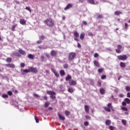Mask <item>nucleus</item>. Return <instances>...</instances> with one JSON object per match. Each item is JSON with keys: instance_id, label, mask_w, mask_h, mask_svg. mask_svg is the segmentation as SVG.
Masks as SVG:
<instances>
[{"instance_id": "obj_1", "label": "nucleus", "mask_w": 130, "mask_h": 130, "mask_svg": "<svg viewBox=\"0 0 130 130\" xmlns=\"http://www.w3.org/2000/svg\"><path fill=\"white\" fill-rule=\"evenodd\" d=\"M44 23L46 24V25L49 27H52L53 25H54V21H53V20L51 18H48L46 19L44 21Z\"/></svg>"}, {"instance_id": "obj_2", "label": "nucleus", "mask_w": 130, "mask_h": 130, "mask_svg": "<svg viewBox=\"0 0 130 130\" xmlns=\"http://www.w3.org/2000/svg\"><path fill=\"white\" fill-rule=\"evenodd\" d=\"M47 93L49 95H50V97L51 99H55V95H56L55 92L52 91H47Z\"/></svg>"}, {"instance_id": "obj_3", "label": "nucleus", "mask_w": 130, "mask_h": 130, "mask_svg": "<svg viewBox=\"0 0 130 130\" xmlns=\"http://www.w3.org/2000/svg\"><path fill=\"white\" fill-rule=\"evenodd\" d=\"M76 57V53L75 52H71L69 54L68 59L69 60H73V59H75Z\"/></svg>"}, {"instance_id": "obj_4", "label": "nucleus", "mask_w": 130, "mask_h": 130, "mask_svg": "<svg viewBox=\"0 0 130 130\" xmlns=\"http://www.w3.org/2000/svg\"><path fill=\"white\" fill-rule=\"evenodd\" d=\"M117 58L119 60H125L127 59V56H126V55H119L117 56Z\"/></svg>"}, {"instance_id": "obj_5", "label": "nucleus", "mask_w": 130, "mask_h": 130, "mask_svg": "<svg viewBox=\"0 0 130 130\" xmlns=\"http://www.w3.org/2000/svg\"><path fill=\"white\" fill-rule=\"evenodd\" d=\"M104 109L106 111H108V112H110V110L112 109V106H111V104H108V106H107V107H105Z\"/></svg>"}, {"instance_id": "obj_6", "label": "nucleus", "mask_w": 130, "mask_h": 130, "mask_svg": "<svg viewBox=\"0 0 130 130\" xmlns=\"http://www.w3.org/2000/svg\"><path fill=\"white\" fill-rule=\"evenodd\" d=\"M29 71H30V72H31V73H36L38 72L37 69H36L34 68H30Z\"/></svg>"}, {"instance_id": "obj_7", "label": "nucleus", "mask_w": 130, "mask_h": 130, "mask_svg": "<svg viewBox=\"0 0 130 130\" xmlns=\"http://www.w3.org/2000/svg\"><path fill=\"white\" fill-rule=\"evenodd\" d=\"M6 67H8V68H11L12 69H14L15 68V64L12 63H9L6 64Z\"/></svg>"}, {"instance_id": "obj_8", "label": "nucleus", "mask_w": 130, "mask_h": 130, "mask_svg": "<svg viewBox=\"0 0 130 130\" xmlns=\"http://www.w3.org/2000/svg\"><path fill=\"white\" fill-rule=\"evenodd\" d=\"M73 7V5L71 4H69L66 7L64 8L65 11H67V10H69V9H71Z\"/></svg>"}, {"instance_id": "obj_9", "label": "nucleus", "mask_w": 130, "mask_h": 130, "mask_svg": "<svg viewBox=\"0 0 130 130\" xmlns=\"http://www.w3.org/2000/svg\"><path fill=\"white\" fill-rule=\"evenodd\" d=\"M76 84H77V83L76 82V81H73V80H71L69 81V84L71 86H75V85H76Z\"/></svg>"}, {"instance_id": "obj_10", "label": "nucleus", "mask_w": 130, "mask_h": 130, "mask_svg": "<svg viewBox=\"0 0 130 130\" xmlns=\"http://www.w3.org/2000/svg\"><path fill=\"white\" fill-rule=\"evenodd\" d=\"M58 116L59 118L60 119H61V120H64V119H66V118H64V117H63V116L60 115L59 114V113H58Z\"/></svg>"}, {"instance_id": "obj_11", "label": "nucleus", "mask_w": 130, "mask_h": 130, "mask_svg": "<svg viewBox=\"0 0 130 130\" xmlns=\"http://www.w3.org/2000/svg\"><path fill=\"white\" fill-rule=\"evenodd\" d=\"M18 51L20 54H22V55H26V53L22 49H20Z\"/></svg>"}, {"instance_id": "obj_12", "label": "nucleus", "mask_w": 130, "mask_h": 130, "mask_svg": "<svg viewBox=\"0 0 130 130\" xmlns=\"http://www.w3.org/2000/svg\"><path fill=\"white\" fill-rule=\"evenodd\" d=\"M19 22L20 24H21V25H25V24H26V21H25L24 19H20Z\"/></svg>"}, {"instance_id": "obj_13", "label": "nucleus", "mask_w": 130, "mask_h": 130, "mask_svg": "<svg viewBox=\"0 0 130 130\" xmlns=\"http://www.w3.org/2000/svg\"><path fill=\"white\" fill-rule=\"evenodd\" d=\"M51 55L52 56H55V55H56V51H54V50H52L51 52Z\"/></svg>"}, {"instance_id": "obj_14", "label": "nucleus", "mask_w": 130, "mask_h": 130, "mask_svg": "<svg viewBox=\"0 0 130 130\" xmlns=\"http://www.w3.org/2000/svg\"><path fill=\"white\" fill-rule=\"evenodd\" d=\"M106 125H110L111 124V121L110 120H107L105 122Z\"/></svg>"}, {"instance_id": "obj_15", "label": "nucleus", "mask_w": 130, "mask_h": 130, "mask_svg": "<svg viewBox=\"0 0 130 130\" xmlns=\"http://www.w3.org/2000/svg\"><path fill=\"white\" fill-rule=\"evenodd\" d=\"M13 54L15 56H19V57L21 56V55H20V54L17 52H13Z\"/></svg>"}, {"instance_id": "obj_16", "label": "nucleus", "mask_w": 130, "mask_h": 130, "mask_svg": "<svg viewBox=\"0 0 130 130\" xmlns=\"http://www.w3.org/2000/svg\"><path fill=\"white\" fill-rule=\"evenodd\" d=\"M122 14V12L120 11H116L115 12V15H116V16H119V15H121Z\"/></svg>"}, {"instance_id": "obj_17", "label": "nucleus", "mask_w": 130, "mask_h": 130, "mask_svg": "<svg viewBox=\"0 0 130 130\" xmlns=\"http://www.w3.org/2000/svg\"><path fill=\"white\" fill-rule=\"evenodd\" d=\"M28 57L30 59H34V55H32L31 54H28Z\"/></svg>"}, {"instance_id": "obj_18", "label": "nucleus", "mask_w": 130, "mask_h": 130, "mask_svg": "<svg viewBox=\"0 0 130 130\" xmlns=\"http://www.w3.org/2000/svg\"><path fill=\"white\" fill-rule=\"evenodd\" d=\"M84 37H85V34H84V32H82L80 36V39L83 40V39H84Z\"/></svg>"}, {"instance_id": "obj_19", "label": "nucleus", "mask_w": 130, "mask_h": 130, "mask_svg": "<svg viewBox=\"0 0 130 130\" xmlns=\"http://www.w3.org/2000/svg\"><path fill=\"white\" fill-rule=\"evenodd\" d=\"M93 63L94 66H95V67L99 68L100 66H99V63H98V62H97L96 61H94Z\"/></svg>"}, {"instance_id": "obj_20", "label": "nucleus", "mask_w": 130, "mask_h": 130, "mask_svg": "<svg viewBox=\"0 0 130 130\" xmlns=\"http://www.w3.org/2000/svg\"><path fill=\"white\" fill-rule=\"evenodd\" d=\"M100 92L101 94H105V90L103 88H101L100 90Z\"/></svg>"}, {"instance_id": "obj_21", "label": "nucleus", "mask_w": 130, "mask_h": 130, "mask_svg": "<svg viewBox=\"0 0 130 130\" xmlns=\"http://www.w3.org/2000/svg\"><path fill=\"white\" fill-rule=\"evenodd\" d=\"M125 102L127 104H130V100L128 98H126L125 99Z\"/></svg>"}, {"instance_id": "obj_22", "label": "nucleus", "mask_w": 130, "mask_h": 130, "mask_svg": "<svg viewBox=\"0 0 130 130\" xmlns=\"http://www.w3.org/2000/svg\"><path fill=\"white\" fill-rule=\"evenodd\" d=\"M120 67H121V68H125V63L121 62L120 63Z\"/></svg>"}, {"instance_id": "obj_23", "label": "nucleus", "mask_w": 130, "mask_h": 130, "mask_svg": "<svg viewBox=\"0 0 130 130\" xmlns=\"http://www.w3.org/2000/svg\"><path fill=\"white\" fill-rule=\"evenodd\" d=\"M85 110L86 112H89V107L88 106H85Z\"/></svg>"}, {"instance_id": "obj_24", "label": "nucleus", "mask_w": 130, "mask_h": 130, "mask_svg": "<svg viewBox=\"0 0 130 130\" xmlns=\"http://www.w3.org/2000/svg\"><path fill=\"white\" fill-rule=\"evenodd\" d=\"M71 79H72V77L70 75H68V76L66 78V81H69V80H71Z\"/></svg>"}, {"instance_id": "obj_25", "label": "nucleus", "mask_w": 130, "mask_h": 130, "mask_svg": "<svg viewBox=\"0 0 130 130\" xmlns=\"http://www.w3.org/2000/svg\"><path fill=\"white\" fill-rule=\"evenodd\" d=\"M122 110H123V111H127L128 109L127 108L125 107H122L121 108Z\"/></svg>"}, {"instance_id": "obj_26", "label": "nucleus", "mask_w": 130, "mask_h": 130, "mask_svg": "<svg viewBox=\"0 0 130 130\" xmlns=\"http://www.w3.org/2000/svg\"><path fill=\"white\" fill-rule=\"evenodd\" d=\"M68 92L69 93H73L74 92V89L73 88H68Z\"/></svg>"}, {"instance_id": "obj_27", "label": "nucleus", "mask_w": 130, "mask_h": 130, "mask_svg": "<svg viewBox=\"0 0 130 130\" xmlns=\"http://www.w3.org/2000/svg\"><path fill=\"white\" fill-rule=\"evenodd\" d=\"M60 74L61 76H64V71L63 70L60 71Z\"/></svg>"}, {"instance_id": "obj_28", "label": "nucleus", "mask_w": 130, "mask_h": 130, "mask_svg": "<svg viewBox=\"0 0 130 130\" xmlns=\"http://www.w3.org/2000/svg\"><path fill=\"white\" fill-rule=\"evenodd\" d=\"M98 72L101 73H102V72H103L104 71V69L103 68H102V69H98Z\"/></svg>"}, {"instance_id": "obj_29", "label": "nucleus", "mask_w": 130, "mask_h": 130, "mask_svg": "<svg viewBox=\"0 0 130 130\" xmlns=\"http://www.w3.org/2000/svg\"><path fill=\"white\" fill-rule=\"evenodd\" d=\"M89 3L91 4L92 5H96L95 2H94V0H88Z\"/></svg>"}, {"instance_id": "obj_30", "label": "nucleus", "mask_w": 130, "mask_h": 130, "mask_svg": "<svg viewBox=\"0 0 130 130\" xmlns=\"http://www.w3.org/2000/svg\"><path fill=\"white\" fill-rule=\"evenodd\" d=\"M122 123H123V124H124V125H126V121L125 120H122Z\"/></svg>"}, {"instance_id": "obj_31", "label": "nucleus", "mask_w": 130, "mask_h": 130, "mask_svg": "<svg viewBox=\"0 0 130 130\" xmlns=\"http://www.w3.org/2000/svg\"><path fill=\"white\" fill-rule=\"evenodd\" d=\"M35 119L37 123H38V122H39V119H38V118H37L36 116H35Z\"/></svg>"}, {"instance_id": "obj_32", "label": "nucleus", "mask_w": 130, "mask_h": 130, "mask_svg": "<svg viewBox=\"0 0 130 130\" xmlns=\"http://www.w3.org/2000/svg\"><path fill=\"white\" fill-rule=\"evenodd\" d=\"M74 36L76 38L79 37V34H78V32H74Z\"/></svg>"}, {"instance_id": "obj_33", "label": "nucleus", "mask_w": 130, "mask_h": 130, "mask_svg": "<svg viewBox=\"0 0 130 130\" xmlns=\"http://www.w3.org/2000/svg\"><path fill=\"white\" fill-rule=\"evenodd\" d=\"M65 114L67 116H69V115H70V112L68 111H66Z\"/></svg>"}, {"instance_id": "obj_34", "label": "nucleus", "mask_w": 130, "mask_h": 130, "mask_svg": "<svg viewBox=\"0 0 130 130\" xmlns=\"http://www.w3.org/2000/svg\"><path fill=\"white\" fill-rule=\"evenodd\" d=\"M23 72L24 73H30V68L29 69V70H24Z\"/></svg>"}, {"instance_id": "obj_35", "label": "nucleus", "mask_w": 130, "mask_h": 130, "mask_svg": "<svg viewBox=\"0 0 130 130\" xmlns=\"http://www.w3.org/2000/svg\"><path fill=\"white\" fill-rule=\"evenodd\" d=\"M45 38V37L44 36H41L40 37V40H44V39Z\"/></svg>"}, {"instance_id": "obj_36", "label": "nucleus", "mask_w": 130, "mask_h": 130, "mask_svg": "<svg viewBox=\"0 0 130 130\" xmlns=\"http://www.w3.org/2000/svg\"><path fill=\"white\" fill-rule=\"evenodd\" d=\"M125 90H127L128 92L130 91V87L129 86H126Z\"/></svg>"}, {"instance_id": "obj_37", "label": "nucleus", "mask_w": 130, "mask_h": 130, "mask_svg": "<svg viewBox=\"0 0 130 130\" xmlns=\"http://www.w3.org/2000/svg\"><path fill=\"white\" fill-rule=\"evenodd\" d=\"M116 52H117V53H120V52H121V50L117 49H116Z\"/></svg>"}, {"instance_id": "obj_38", "label": "nucleus", "mask_w": 130, "mask_h": 130, "mask_svg": "<svg viewBox=\"0 0 130 130\" xmlns=\"http://www.w3.org/2000/svg\"><path fill=\"white\" fill-rule=\"evenodd\" d=\"M121 48H122V47L121 45H118L117 46V49H119L120 50H121Z\"/></svg>"}, {"instance_id": "obj_39", "label": "nucleus", "mask_w": 130, "mask_h": 130, "mask_svg": "<svg viewBox=\"0 0 130 130\" xmlns=\"http://www.w3.org/2000/svg\"><path fill=\"white\" fill-rule=\"evenodd\" d=\"M7 61L8 62H11V61H12V59L11 58H8L7 59Z\"/></svg>"}, {"instance_id": "obj_40", "label": "nucleus", "mask_w": 130, "mask_h": 130, "mask_svg": "<svg viewBox=\"0 0 130 130\" xmlns=\"http://www.w3.org/2000/svg\"><path fill=\"white\" fill-rule=\"evenodd\" d=\"M2 97L3 98H8V94H3Z\"/></svg>"}, {"instance_id": "obj_41", "label": "nucleus", "mask_w": 130, "mask_h": 130, "mask_svg": "<svg viewBox=\"0 0 130 130\" xmlns=\"http://www.w3.org/2000/svg\"><path fill=\"white\" fill-rule=\"evenodd\" d=\"M49 105V103L47 102L45 104V107H48V106Z\"/></svg>"}, {"instance_id": "obj_42", "label": "nucleus", "mask_w": 130, "mask_h": 130, "mask_svg": "<svg viewBox=\"0 0 130 130\" xmlns=\"http://www.w3.org/2000/svg\"><path fill=\"white\" fill-rule=\"evenodd\" d=\"M122 105H123V106H126V102L125 101V102H123L122 103Z\"/></svg>"}, {"instance_id": "obj_43", "label": "nucleus", "mask_w": 130, "mask_h": 130, "mask_svg": "<svg viewBox=\"0 0 130 130\" xmlns=\"http://www.w3.org/2000/svg\"><path fill=\"white\" fill-rule=\"evenodd\" d=\"M98 56H99V55H98V53H95L94 55V57L95 58H97V57H98Z\"/></svg>"}, {"instance_id": "obj_44", "label": "nucleus", "mask_w": 130, "mask_h": 130, "mask_svg": "<svg viewBox=\"0 0 130 130\" xmlns=\"http://www.w3.org/2000/svg\"><path fill=\"white\" fill-rule=\"evenodd\" d=\"M20 67H21V68H24V67H25V64H24V63H21L20 64Z\"/></svg>"}, {"instance_id": "obj_45", "label": "nucleus", "mask_w": 130, "mask_h": 130, "mask_svg": "<svg viewBox=\"0 0 130 130\" xmlns=\"http://www.w3.org/2000/svg\"><path fill=\"white\" fill-rule=\"evenodd\" d=\"M63 68L64 69H68V68H69V65H68L67 64H66L63 66Z\"/></svg>"}, {"instance_id": "obj_46", "label": "nucleus", "mask_w": 130, "mask_h": 130, "mask_svg": "<svg viewBox=\"0 0 130 130\" xmlns=\"http://www.w3.org/2000/svg\"><path fill=\"white\" fill-rule=\"evenodd\" d=\"M15 28H16V26L13 25L12 27V31H15Z\"/></svg>"}, {"instance_id": "obj_47", "label": "nucleus", "mask_w": 130, "mask_h": 130, "mask_svg": "<svg viewBox=\"0 0 130 130\" xmlns=\"http://www.w3.org/2000/svg\"><path fill=\"white\" fill-rule=\"evenodd\" d=\"M54 74L55 77H59V75L58 74H57V73L56 72Z\"/></svg>"}, {"instance_id": "obj_48", "label": "nucleus", "mask_w": 130, "mask_h": 130, "mask_svg": "<svg viewBox=\"0 0 130 130\" xmlns=\"http://www.w3.org/2000/svg\"><path fill=\"white\" fill-rule=\"evenodd\" d=\"M85 118L86 119H91V117L89 116H85Z\"/></svg>"}, {"instance_id": "obj_49", "label": "nucleus", "mask_w": 130, "mask_h": 130, "mask_svg": "<svg viewBox=\"0 0 130 130\" xmlns=\"http://www.w3.org/2000/svg\"><path fill=\"white\" fill-rule=\"evenodd\" d=\"M128 27V24L127 23H125V29H127Z\"/></svg>"}, {"instance_id": "obj_50", "label": "nucleus", "mask_w": 130, "mask_h": 130, "mask_svg": "<svg viewBox=\"0 0 130 130\" xmlns=\"http://www.w3.org/2000/svg\"><path fill=\"white\" fill-rule=\"evenodd\" d=\"M119 96V97H120V98H123L124 95H123V94L120 93Z\"/></svg>"}, {"instance_id": "obj_51", "label": "nucleus", "mask_w": 130, "mask_h": 130, "mask_svg": "<svg viewBox=\"0 0 130 130\" xmlns=\"http://www.w3.org/2000/svg\"><path fill=\"white\" fill-rule=\"evenodd\" d=\"M101 78H102V80H104V79L106 78V76L103 75V76H102Z\"/></svg>"}, {"instance_id": "obj_52", "label": "nucleus", "mask_w": 130, "mask_h": 130, "mask_svg": "<svg viewBox=\"0 0 130 130\" xmlns=\"http://www.w3.org/2000/svg\"><path fill=\"white\" fill-rule=\"evenodd\" d=\"M25 10H27V11H29V12H31V9H30V8L28 7H26Z\"/></svg>"}, {"instance_id": "obj_53", "label": "nucleus", "mask_w": 130, "mask_h": 130, "mask_svg": "<svg viewBox=\"0 0 130 130\" xmlns=\"http://www.w3.org/2000/svg\"><path fill=\"white\" fill-rule=\"evenodd\" d=\"M8 95H12L13 94V93L11 91H8Z\"/></svg>"}, {"instance_id": "obj_54", "label": "nucleus", "mask_w": 130, "mask_h": 130, "mask_svg": "<svg viewBox=\"0 0 130 130\" xmlns=\"http://www.w3.org/2000/svg\"><path fill=\"white\" fill-rule=\"evenodd\" d=\"M34 96L35 97H36V98H38V97H39V95H38V94H36V93H34Z\"/></svg>"}, {"instance_id": "obj_55", "label": "nucleus", "mask_w": 130, "mask_h": 130, "mask_svg": "<svg viewBox=\"0 0 130 130\" xmlns=\"http://www.w3.org/2000/svg\"><path fill=\"white\" fill-rule=\"evenodd\" d=\"M109 129L110 130H114V127H113V126H110Z\"/></svg>"}, {"instance_id": "obj_56", "label": "nucleus", "mask_w": 130, "mask_h": 130, "mask_svg": "<svg viewBox=\"0 0 130 130\" xmlns=\"http://www.w3.org/2000/svg\"><path fill=\"white\" fill-rule=\"evenodd\" d=\"M89 36H93V34L90 32H88V33Z\"/></svg>"}, {"instance_id": "obj_57", "label": "nucleus", "mask_w": 130, "mask_h": 130, "mask_svg": "<svg viewBox=\"0 0 130 130\" xmlns=\"http://www.w3.org/2000/svg\"><path fill=\"white\" fill-rule=\"evenodd\" d=\"M51 71H52V73H53L54 74L56 72L55 70H54V69H52Z\"/></svg>"}, {"instance_id": "obj_58", "label": "nucleus", "mask_w": 130, "mask_h": 130, "mask_svg": "<svg viewBox=\"0 0 130 130\" xmlns=\"http://www.w3.org/2000/svg\"><path fill=\"white\" fill-rule=\"evenodd\" d=\"M42 41H41V40H39L38 41L37 43H38V44H40V43H42Z\"/></svg>"}, {"instance_id": "obj_59", "label": "nucleus", "mask_w": 130, "mask_h": 130, "mask_svg": "<svg viewBox=\"0 0 130 130\" xmlns=\"http://www.w3.org/2000/svg\"><path fill=\"white\" fill-rule=\"evenodd\" d=\"M127 97H128V98H130V92H127Z\"/></svg>"}, {"instance_id": "obj_60", "label": "nucleus", "mask_w": 130, "mask_h": 130, "mask_svg": "<svg viewBox=\"0 0 130 130\" xmlns=\"http://www.w3.org/2000/svg\"><path fill=\"white\" fill-rule=\"evenodd\" d=\"M45 55L48 58L49 57V55L47 53H45Z\"/></svg>"}, {"instance_id": "obj_61", "label": "nucleus", "mask_w": 130, "mask_h": 130, "mask_svg": "<svg viewBox=\"0 0 130 130\" xmlns=\"http://www.w3.org/2000/svg\"><path fill=\"white\" fill-rule=\"evenodd\" d=\"M89 124V123L88 122H84V125L87 126V125H88Z\"/></svg>"}, {"instance_id": "obj_62", "label": "nucleus", "mask_w": 130, "mask_h": 130, "mask_svg": "<svg viewBox=\"0 0 130 130\" xmlns=\"http://www.w3.org/2000/svg\"><path fill=\"white\" fill-rule=\"evenodd\" d=\"M83 24H84V25H87V22L83 21Z\"/></svg>"}, {"instance_id": "obj_63", "label": "nucleus", "mask_w": 130, "mask_h": 130, "mask_svg": "<svg viewBox=\"0 0 130 130\" xmlns=\"http://www.w3.org/2000/svg\"><path fill=\"white\" fill-rule=\"evenodd\" d=\"M98 18H99V19H101V18H102V15H99L98 16Z\"/></svg>"}, {"instance_id": "obj_64", "label": "nucleus", "mask_w": 130, "mask_h": 130, "mask_svg": "<svg viewBox=\"0 0 130 130\" xmlns=\"http://www.w3.org/2000/svg\"><path fill=\"white\" fill-rule=\"evenodd\" d=\"M124 114H125V115H128V112H124Z\"/></svg>"}]
</instances>
